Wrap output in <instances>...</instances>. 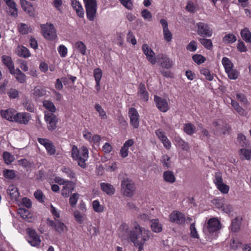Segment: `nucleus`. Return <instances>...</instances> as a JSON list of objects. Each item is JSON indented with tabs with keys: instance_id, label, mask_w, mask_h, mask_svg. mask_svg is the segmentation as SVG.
<instances>
[{
	"instance_id": "f257e3e1",
	"label": "nucleus",
	"mask_w": 251,
	"mask_h": 251,
	"mask_svg": "<svg viewBox=\"0 0 251 251\" xmlns=\"http://www.w3.org/2000/svg\"><path fill=\"white\" fill-rule=\"evenodd\" d=\"M129 239L135 247L139 245H144L146 241L152 237V234L148 229L141 227L135 222L134 227L130 230Z\"/></svg>"
},
{
	"instance_id": "f03ea898",
	"label": "nucleus",
	"mask_w": 251,
	"mask_h": 251,
	"mask_svg": "<svg viewBox=\"0 0 251 251\" xmlns=\"http://www.w3.org/2000/svg\"><path fill=\"white\" fill-rule=\"evenodd\" d=\"M121 190L123 195L127 197H131L135 193L136 187L133 181L129 178H124L121 181Z\"/></svg>"
},
{
	"instance_id": "7ed1b4c3",
	"label": "nucleus",
	"mask_w": 251,
	"mask_h": 251,
	"mask_svg": "<svg viewBox=\"0 0 251 251\" xmlns=\"http://www.w3.org/2000/svg\"><path fill=\"white\" fill-rule=\"evenodd\" d=\"M86 8L87 18L90 21L94 20L97 12V3L96 0H83Z\"/></svg>"
},
{
	"instance_id": "20e7f679",
	"label": "nucleus",
	"mask_w": 251,
	"mask_h": 251,
	"mask_svg": "<svg viewBox=\"0 0 251 251\" xmlns=\"http://www.w3.org/2000/svg\"><path fill=\"white\" fill-rule=\"evenodd\" d=\"M42 33L47 40H53L57 37L55 28L52 24H46L41 25Z\"/></svg>"
},
{
	"instance_id": "39448f33",
	"label": "nucleus",
	"mask_w": 251,
	"mask_h": 251,
	"mask_svg": "<svg viewBox=\"0 0 251 251\" xmlns=\"http://www.w3.org/2000/svg\"><path fill=\"white\" fill-rule=\"evenodd\" d=\"M37 140L40 144L45 147L48 154L50 155L55 154L56 152L55 147L51 141L43 138H38Z\"/></svg>"
},
{
	"instance_id": "423d86ee",
	"label": "nucleus",
	"mask_w": 251,
	"mask_h": 251,
	"mask_svg": "<svg viewBox=\"0 0 251 251\" xmlns=\"http://www.w3.org/2000/svg\"><path fill=\"white\" fill-rule=\"evenodd\" d=\"M26 230L28 234V237L27 239L28 242L32 246L37 247L39 246L41 240L36 232L30 228H27Z\"/></svg>"
},
{
	"instance_id": "0eeeda50",
	"label": "nucleus",
	"mask_w": 251,
	"mask_h": 251,
	"mask_svg": "<svg viewBox=\"0 0 251 251\" xmlns=\"http://www.w3.org/2000/svg\"><path fill=\"white\" fill-rule=\"evenodd\" d=\"M47 221L48 224L60 234L67 230V227L65 224L58 220L55 219L54 221L48 218Z\"/></svg>"
},
{
	"instance_id": "6e6552de",
	"label": "nucleus",
	"mask_w": 251,
	"mask_h": 251,
	"mask_svg": "<svg viewBox=\"0 0 251 251\" xmlns=\"http://www.w3.org/2000/svg\"><path fill=\"white\" fill-rule=\"evenodd\" d=\"M128 116L130 125L134 128H138L139 126V115L137 110L134 107L129 108Z\"/></svg>"
},
{
	"instance_id": "1a4fd4ad",
	"label": "nucleus",
	"mask_w": 251,
	"mask_h": 251,
	"mask_svg": "<svg viewBox=\"0 0 251 251\" xmlns=\"http://www.w3.org/2000/svg\"><path fill=\"white\" fill-rule=\"evenodd\" d=\"M45 119L48 124L49 130L53 131L56 128L58 119L54 114L52 113L45 114Z\"/></svg>"
},
{
	"instance_id": "9d476101",
	"label": "nucleus",
	"mask_w": 251,
	"mask_h": 251,
	"mask_svg": "<svg viewBox=\"0 0 251 251\" xmlns=\"http://www.w3.org/2000/svg\"><path fill=\"white\" fill-rule=\"evenodd\" d=\"M197 26L198 35L203 37L211 36L212 31L207 24L200 22L198 23Z\"/></svg>"
},
{
	"instance_id": "9b49d317",
	"label": "nucleus",
	"mask_w": 251,
	"mask_h": 251,
	"mask_svg": "<svg viewBox=\"0 0 251 251\" xmlns=\"http://www.w3.org/2000/svg\"><path fill=\"white\" fill-rule=\"evenodd\" d=\"M170 220L173 223L181 225L185 223V215L179 211H174L169 216Z\"/></svg>"
},
{
	"instance_id": "f8f14e48",
	"label": "nucleus",
	"mask_w": 251,
	"mask_h": 251,
	"mask_svg": "<svg viewBox=\"0 0 251 251\" xmlns=\"http://www.w3.org/2000/svg\"><path fill=\"white\" fill-rule=\"evenodd\" d=\"M220 225V222L217 219L211 218L208 220L207 226L204 230L210 233H213L219 229Z\"/></svg>"
},
{
	"instance_id": "ddd939ff",
	"label": "nucleus",
	"mask_w": 251,
	"mask_h": 251,
	"mask_svg": "<svg viewBox=\"0 0 251 251\" xmlns=\"http://www.w3.org/2000/svg\"><path fill=\"white\" fill-rule=\"evenodd\" d=\"M142 49L144 53L146 55L148 60L152 65L155 64L156 60L155 56V53L146 44L143 45Z\"/></svg>"
},
{
	"instance_id": "4468645a",
	"label": "nucleus",
	"mask_w": 251,
	"mask_h": 251,
	"mask_svg": "<svg viewBox=\"0 0 251 251\" xmlns=\"http://www.w3.org/2000/svg\"><path fill=\"white\" fill-rule=\"evenodd\" d=\"M154 100L156 107L160 111L165 112L169 109V105L166 99L155 95Z\"/></svg>"
},
{
	"instance_id": "2eb2a0df",
	"label": "nucleus",
	"mask_w": 251,
	"mask_h": 251,
	"mask_svg": "<svg viewBox=\"0 0 251 251\" xmlns=\"http://www.w3.org/2000/svg\"><path fill=\"white\" fill-rule=\"evenodd\" d=\"M88 157V150L87 147L83 146L81 148L80 156L76 160L77 161V164L82 168L86 167V160Z\"/></svg>"
},
{
	"instance_id": "dca6fc26",
	"label": "nucleus",
	"mask_w": 251,
	"mask_h": 251,
	"mask_svg": "<svg viewBox=\"0 0 251 251\" xmlns=\"http://www.w3.org/2000/svg\"><path fill=\"white\" fill-rule=\"evenodd\" d=\"M30 114L26 113H18L13 116V121L22 124H27L30 120Z\"/></svg>"
},
{
	"instance_id": "f3484780",
	"label": "nucleus",
	"mask_w": 251,
	"mask_h": 251,
	"mask_svg": "<svg viewBox=\"0 0 251 251\" xmlns=\"http://www.w3.org/2000/svg\"><path fill=\"white\" fill-rule=\"evenodd\" d=\"M64 185L61 194L64 197L67 198L69 197L70 193L74 191L75 183L71 181H66V183Z\"/></svg>"
},
{
	"instance_id": "a211bd4d",
	"label": "nucleus",
	"mask_w": 251,
	"mask_h": 251,
	"mask_svg": "<svg viewBox=\"0 0 251 251\" xmlns=\"http://www.w3.org/2000/svg\"><path fill=\"white\" fill-rule=\"evenodd\" d=\"M100 187L101 190L108 195L112 196L115 193V189L114 187L109 183H101Z\"/></svg>"
},
{
	"instance_id": "6ab92c4d",
	"label": "nucleus",
	"mask_w": 251,
	"mask_h": 251,
	"mask_svg": "<svg viewBox=\"0 0 251 251\" xmlns=\"http://www.w3.org/2000/svg\"><path fill=\"white\" fill-rule=\"evenodd\" d=\"M130 230H128V226L125 224H122L119 229V236L122 240L129 239L128 234Z\"/></svg>"
},
{
	"instance_id": "aec40b11",
	"label": "nucleus",
	"mask_w": 251,
	"mask_h": 251,
	"mask_svg": "<svg viewBox=\"0 0 251 251\" xmlns=\"http://www.w3.org/2000/svg\"><path fill=\"white\" fill-rule=\"evenodd\" d=\"M31 94L33 98L36 99L45 96L46 94V91L42 87L37 86L32 90Z\"/></svg>"
},
{
	"instance_id": "412c9836",
	"label": "nucleus",
	"mask_w": 251,
	"mask_h": 251,
	"mask_svg": "<svg viewBox=\"0 0 251 251\" xmlns=\"http://www.w3.org/2000/svg\"><path fill=\"white\" fill-rule=\"evenodd\" d=\"M139 91L138 95L141 100L145 101H147L149 99V94L146 91L145 85L143 83H140L139 85Z\"/></svg>"
},
{
	"instance_id": "4be33fe9",
	"label": "nucleus",
	"mask_w": 251,
	"mask_h": 251,
	"mask_svg": "<svg viewBox=\"0 0 251 251\" xmlns=\"http://www.w3.org/2000/svg\"><path fill=\"white\" fill-rule=\"evenodd\" d=\"M1 60L2 63L8 68L10 73H12V72H14V64L11 57L4 55L1 57Z\"/></svg>"
},
{
	"instance_id": "5701e85b",
	"label": "nucleus",
	"mask_w": 251,
	"mask_h": 251,
	"mask_svg": "<svg viewBox=\"0 0 251 251\" xmlns=\"http://www.w3.org/2000/svg\"><path fill=\"white\" fill-rule=\"evenodd\" d=\"M164 180L167 182L173 183L176 181V177L173 173L170 171H167L163 173Z\"/></svg>"
},
{
	"instance_id": "b1692460",
	"label": "nucleus",
	"mask_w": 251,
	"mask_h": 251,
	"mask_svg": "<svg viewBox=\"0 0 251 251\" xmlns=\"http://www.w3.org/2000/svg\"><path fill=\"white\" fill-rule=\"evenodd\" d=\"M7 191L12 200H16L19 196L20 194L17 188L15 187L13 185L9 186Z\"/></svg>"
},
{
	"instance_id": "393cba45",
	"label": "nucleus",
	"mask_w": 251,
	"mask_h": 251,
	"mask_svg": "<svg viewBox=\"0 0 251 251\" xmlns=\"http://www.w3.org/2000/svg\"><path fill=\"white\" fill-rule=\"evenodd\" d=\"M241 36L246 42L251 43V32L248 28L245 27L241 30Z\"/></svg>"
},
{
	"instance_id": "a878e982",
	"label": "nucleus",
	"mask_w": 251,
	"mask_h": 251,
	"mask_svg": "<svg viewBox=\"0 0 251 251\" xmlns=\"http://www.w3.org/2000/svg\"><path fill=\"white\" fill-rule=\"evenodd\" d=\"M160 62L161 66L166 69H170L173 66V61L167 56H162Z\"/></svg>"
},
{
	"instance_id": "bb28decb",
	"label": "nucleus",
	"mask_w": 251,
	"mask_h": 251,
	"mask_svg": "<svg viewBox=\"0 0 251 251\" xmlns=\"http://www.w3.org/2000/svg\"><path fill=\"white\" fill-rule=\"evenodd\" d=\"M151 228L152 231L156 233H159L162 230V225L159 223L157 219L151 221Z\"/></svg>"
},
{
	"instance_id": "cd10ccee",
	"label": "nucleus",
	"mask_w": 251,
	"mask_h": 251,
	"mask_svg": "<svg viewBox=\"0 0 251 251\" xmlns=\"http://www.w3.org/2000/svg\"><path fill=\"white\" fill-rule=\"evenodd\" d=\"M18 29L19 32L23 35L27 34L28 32L32 31V29H30V27L26 24L22 23L19 25Z\"/></svg>"
},
{
	"instance_id": "c85d7f7f",
	"label": "nucleus",
	"mask_w": 251,
	"mask_h": 251,
	"mask_svg": "<svg viewBox=\"0 0 251 251\" xmlns=\"http://www.w3.org/2000/svg\"><path fill=\"white\" fill-rule=\"evenodd\" d=\"M0 114L3 118L9 121H13V116L15 114L12 113V109L1 110Z\"/></svg>"
},
{
	"instance_id": "c756f323",
	"label": "nucleus",
	"mask_w": 251,
	"mask_h": 251,
	"mask_svg": "<svg viewBox=\"0 0 251 251\" xmlns=\"http://www.w3.org/2000/svg\"><path fill=\"white\" fill-rule=\"evenodd\" d=\"M75 48L83 55L86 54V46L82 41H77L75 44Z\"/></svg>"
},
{
	"instance_id": "7c9ffc66",
	"label": "nucleus",
	"mask_w": 251,
	"mask_h": 251,
	"mask_svg": "<svg viewBox=\"0 0 251 251\" xmlns=\"http://www.w3.org/2000/svg\"><path fill=\"white\" fill-rule=\"evenodd\" d=\"M236 37L233 34H226L223 38V43L228 44H232L236 41Z\"/></svg>"
},
{
	"instance_id": "2f4dec72",
	"label": "nucleus",
	"mask_w": 251,
	"mask_h": 251,
	"mask_svg": "<svg viewBox=\"0 0 251 251\" xmlns=\"http://www.w3.org/2000/svg\"><path fill=\"white\" fill-rule=\"evenodd\" d=\"M184 131L186 134L191 135L196 132V127L194 125L187 123L184 125Z\"/></svg>"
},
{
	"instance_id": "473e14b6",
	"label": "nucleus",
	"mask_w": 251,
	"mask_h": 251,
	"mask_svg": "<svg viewBox=\"0 0 251 251\" xmlns=\"http://www.w3.org/2000/svg\"><path fill=\"white\" fill-rule=\"evenodd\" d=\"M3 175L7 179H13L16 177L15 171L14 170L5 169L3 171Z\"/></svg>"
},
{
	"instance_id": "72a5a7b5",
	"label": "nucleus",
	"mask_w": 251,
	"mask_h": 251,
	"mask_svg": "<svg viewBox=\"0 0 251 251\" xmlns=\"http://www.w3.org/2000/svg\"><path fill=\"white\" fill-rule=\"evenodd\" d=\"M241 226V222L239 221L238 218L236 217L234 219L231 224V230L233 232H237Z\"/></svg>"
},
{
	"instance_id": "f704fd0d",
	"label": "nucleus",
	"mask_w": 251,
	"mask_h": 251,
	"mask_svg": "<svg viewBox=\"0 0 251 251\" xmlns=\"http://www.w3.org/2000/svg\"><path fill=\"white\" fill-rule=\"evenodd\" d=\"M200 43L207 49L211 50L212 48V42L210 39L205 38H200L199 39Z\"/></svg>"
},
{
	"instance_id": "c9c22d12",
	"label": "nucleus",
	"mask_w": 251,
	"mask_h": 251,
	"mask_svg": "<svg viewBox=\"0 0 251 251\" xmlns=\"http://www.w3.org/2000/svg\"><path fill=\"white\" fill-rule=\"evenodd\" d=\"M95 109L99 113V116L101 117V119H107V116L106 115V112L99 104H95Z\"/></svg>"
},
{
	"instance_id": "e433bc0d",
	"label": "nucleus",
	"mask_w": 251,
	"mask_h": 251,
	"mask_svg": "<svg viewBox=\"0 0 251 251\" xmlns=\"http://www.w3.org/2000/svg\"><path fill=\"white\" fill-rule=\"evenodd\" d=\"M43 106L51 113L56 111V108L53 102L50 100H44L43 102Z\"/></svg>"
},
{
	"instance_id": "4c0bfd02",
	"label": "nucleus",
	"mask_w": 251,
	"mask_h": 251,
	"mask_svg": "<svg viewBox=\"0 0 251 251\" xmlns=\"http://www.w3.org/2000/svg\"><path fill=\"white\" fill-rule=\"evenodd\" d=\"M176 142L177 143V145L179 148H180L182 150L186 151H188L190 149L189 144L185 142L183 140L179 139L177 140H176Z\"/></svg>"
},
{
	"instance_id": "58836bf2",
	"label": "nucleus",
	"mask_w": 251,
	"mask_h": 251,
	"mask_svg": "<svg viewBox=\"0 0 251 251\" xmlns=\"http://www.w3.org/2000/svg\"><path fill=\"white\" fill-rule=\"evenodd\" d=\"M222 64L224 66L226 71L231 69L233 67V64L231 62L230 60L226 57L223 58Z\"/></svg>"
},
{
	"instance_id": "ea45409f",
	"label": "nucleus",
	"mask_w": 251,
	"mask_h": 251,
	"mask_svg": "<svg viewBox=\"0 0 251 251\" xmlns=\"http://www.w3.org/2000/svg\"><path fill=\"white\" fill-rule=\"evenodd\" d=\"M237 140L242 147H246L248 144L246 136L242 134H238Z\"/></svg>"
},
{
	"instance_id": "a19ab883",
	"label": "nucleus",
	"mask_w": 251,
	"mask_h": 251,
	"mask_svg": "<svg viewBox=\"0 0 251 251\" xmlns=\"http://www.w3.org/2000/svg\"><path fill=\"white\" fill-rule=\"evenodd\" d=\"M192 58L194 61L198 65L203 63L206 60L205 57L201 54H194Z\"/></svg>"
},
{
	"instance_id": "79ce46f5",
	"label": "nucleus",
	"mask_w": 251,
	"mask_h": 251,
	"mask_svg": "<svg viewBox=\"0 0 251 251\" xmlns=\"http://www.w3.org/2000/svg\"><path fill=\"white\" fill-rule=\"evenodd\" d=\"M18 55L23 57H28L30 56V54L28 50L25 47H22L18 50Z\"/></svg>"
},
{
	"instance_id": "37998d69",
	"label": "nucleus",
	"mask_w": 251,
	"mask_h": 251,
	"mask_svg": "<svg viewBox=\"0 0 251 251\" xmlns=\"http://www.w3.org/2000/svg\"><path fill=\"white\" fill-rule=\"evenodd\" d=\"M231 104L238 113L242 115H244L245 110L239 105L237 102L232 100Z\"/></svg>"
},
{
	"instance_id": "c03bdc74",
	"label": "nucleus",
	"mask_w": 251,
	"mask_h": 251,
	"mask_svg": "<svg viewBox=\"0 0 251 251\" xmlns=\"http://www.w3.org/2000/svg\"><path fill=\"white\" fill-rule=\"evenodd\" d=\"M3 159L7 164H10L13 161V156L8 152L4 151L3 153Z\"/></svg>"
},
{
	"instance_id": "a18cd8bd",
	"label": "nucleus",
	"mask_w": 251,
	"mask_h": 251,
	"mask_svg": "<svg viewBox=\"0 0 251 251\" xmlns=\"http://www.w3.org/2000/svg\"><path fill=\"white\" fill-rule=\"evenodd\" d=\"M228 75V76L230 79H235L237 78L238 75V72L231 68V69L226 71Z\"/></svg>"
},
{
	"instance_id": "49530a36",
	"label": "nucleus",
	"mask_w": 251,
	"mask_h": 251,
	"mask_svg": "<svg viewBox=\"0 0 251 251\" xmlns=\"http://www.w3.org/2000/svg\"><path fill=\"white\" fill-rule=\"evenodd\" d=\"M7 95L10 99H16L19 97V92L16 89L11 88L7 92Z\"/></svg>"
},
{
	"instance_id": "de8ad7c7",
	"label": "nucleus",
	"mask_w": 251,
	"mask_h": 251,
	"mask_svg": "<svg viewBox=\"0 0 251 251\" xmlns=\"http://www.w3.org/2000/svg\"><path fill=\"white\" fill-rule=\"evenodd\" d=\"M71 155L74 160H76L80 156L79 151L75 145H74L72 148Z\"/></svg>"
},
{
	"instance_id": "09e8293b",
	"label": "nucleus",
	"mask_w": 251,
	"mask_h": 251,
	"mask_svg": "<svg viewBox=\"0 0 251 251\" xmlns=\"http://www.w3.org/2000/svg\"><path fill=\"white\" fill-rule=\"evenodd\" d=\"M217 188L224 194H227L229 191V186L224 183L217 184Z\"/></svg>"
},
{
	"instance_id": "8fccbe9b",
	"label": "nucleus",
	"mask_w": 251,
	"mask_h": 251,
	"mask_svg": "<svg viewBox=\"0 0 251 251\" xmlns=\"http://www.w3.org/2000/svg\"><path fill=\"white\" fill-rule=\"evenodd\" d=\"M79 198V194L78 193H74L69 199V202L70 205L74 207L77 201Z\"/></svg>"
},
{
	"instance_id": "3c124183",
	"label": "nucleus",
	"mask_w": 251,
	"mask_h": 251,
	"mask_svg": "<svg viewBox=\"0 0 251 251\" xmlns=\"http://www.w3.org/2000/svg\"><path fill=\"white\" fill-rule=\"evenodd\" d=\"M141 15L144 19L151 21L152 19V15L151 13L147 9H144L141 11Z\"/></svg>"
},
{
	"instance_id": "603ef678",
	"label": "nucleus",
	"mask_w": 251,
	"mask_h": 251,
	"mask_svg": "<svg viewBox=\"0 0 251 251\" xmlns=\"http://www.w3.org/2000/svg\"><path fill=\"white\" fill-rule=\"evenodd\" d=\"M94 76L96 81H100L102 77V71L100 68L94 70Z\"/></svg>"
},
{
	"instance_id": "864d4df0",
	"label": "nucleus",
	"mask_w": 251,
	"mask_h": 251,
	"mask_svg": "<svg viewBox=\"0 0 251 251\" xmlns=\"http://www.w3.org/2000/svg\"><path fill=\"white\" fill-rule=\"evenodd\" d=\"M200 73L201 74L205 75L206 78L209 80L211 81L213 79V76L211 75L210 71L209 70L207 69H202L200 70Z\"/></svg>"
},
{
	"instance_id": "5fc2aeb1",
	"label": "nucleus",
	"mask_w": 251,
	"mask_h": 251,
	"mask_svg": "<svg viewBox=\"0 0 251 251\" xmlns=\"http://www.w3.org/2000/svg\"><path fill=\"white\" fill-rule=\"evenodd\" d=\"M214 182L216 186L217 184L223 183L222 173L220 172H218L215 173Z\"/></svg>"
},
{
	"instance_id": "6e6d98bb",
	"label": "nucleus",
	"mask_w": 251,
	"mask_h": 251,
	"mask_svg": "<svg viewBox=\"0 0 251 251\" xmlns=\"http://www.w3.org/2000/svg\"><path fill=\"white\" fill-rule=\"evenodd\" d=\"M190 229L191 231L190 234L191 236L194 238H199V235L197 233V231L195 227V223H192L190 225Z\"/></svg>"
},
{
	"instance_id": "4d7b16f0",
	"label": "nucleus",
	"mask_w": 251,
	"mask_h": 251,
	"mask_svg": "<svg viewBox=\"0 0 251 251\" xmlns=\"http://www.w3.org/2000/svg\"><path fill=\"white\" fill-rule=\"evenodd\" d=\"M34 196L35 198L40 202H44V201L43 198V197H45V196H44L43 193L41 190H37L35 192Z\"/></svg>"
},
{
	"instance_id": "13d9d810",
	"label": "nucleus",
	"mask_w": 251,
	"mask_h": 251,
	"mask_svg": "<svg viewBox=\"0 0 251 251\" xmlns=\"http://www.w3.org/2000/svg\"><path fill=\"white\" fill-rule=\"evenodd\" d=\"M93 207L95 212H100L103 211L102 207L100 204L99 201L97 200L93 202Z\"/></svg>"
},
{
	"instance_id": "bf43d9fd",
	"label": "nucleus",
	"mask_w": 251,
	"mask_h": 251,
	"mask_svg": "<svg viewBox=\"0 0 251 251\" xmlns=\"http://www.w3.org/2000/svg\"><path fill=\"white\" fill-rule=\"evenodd\" d=\"M240 152L244 156L246 159H250L251 157V151L250 150L243 148L240 149Z\"/></svg>"
},
{
	"instance_id": "052dcab7",
	"label": "nucleus",
	"mask_w": 251,
	"mask_h": 251,
	"mask_svg": "<svg viewBox=\"0 0 251 251\" xmlns=\"http://www.w3.org/2000/svg\"><path fill=\"white\" fill-rule=\"evenodd\" d=\"M197 49V45L196 41H191L186 47V49L191 51H195Z\"/></svg>"
},
{
	"instance_id": "680f3d73",
	"label": "nucleus",
	"mask_w": 251,
	"mask_h": 251,
	"mask_svg": "<svg viewBox=\"0 0 251 251\" xmlns=\"http://www.w3.org/2000/svg\"><path fill=\"white\" fill-rule=\"evenodd\" d=\"M23 105L27 111L29 112H33L34 111V106L28 100L26 99L24 102Z\"/></svg>"
},
{
	"instance_id": "e2e57ef3",
	"label": "nucleus",
	"mask_w": 251,
	"mask_h": 251,
	"mask_svg": "<svg viewBox=\"0 0 251 251\" xmlns=\"http://www.w3.org/2000/svg\"><path fill=\"white\" fill-rule=\"evenodd\" d=\"M121 3L127 9L131 10L133 8V3L131 0H119Z\"/></svg>"
},
{
	"instance_id": "0e129e2a",
	"label": "nucleus",
	"mask_w": 251,
	"mask_h": 251,
	"mask_svg": "<svg viewBox=\"0 0 251 251\" xmlns=\"http://www.w3.org/2000/svg\"><path fill=\"white\" fill-rule=\"evenodd\" d=\"M163 35L164 39L167 42H170L172 39V34L169 28L163 30Z\"/></svg>"
},
{
	"instance_id": "69168bd1",
	"label": "nucleus",
	"mask_w": 251,
	"mask_h": 251,
	"mask_svg": "<svg viewBox=\"0 0 251 251\" xmlns=\"http://www.w3.org/2000/svg\"><path fill=\"white\" fill-rule=\"evenodd\" d=\"M63 172L66 173L71 178H75V173L72 171L69 168L66 167H63L62 169Z\"/></svg>"
},
{
	"instance_id": "338daca9",
	"label": "nucleus",
	"mask_w": 251,
	"mask_h": 251,
	"mask_svg": "<svg viewBox=\"0 0 251 251\" xmlns=\"http://www.w3.org/2000/svg\"><path fill=\"white\" fill-rule=\"evenodd\" d=\"M58 50L62 57H64L66 56L68 51L67 48L64 45L59 46L58 49Z\"/></svg>"
},
{
	"instance_id": "774afa93",
	"label": "nucleus",
	"mask_w": 251,
	"mask_h": 251,
	"mask_svg": "<svg viewBox=\"0 0 251 251\" xmlns=\"http://www.w3.org/2000/svg\"><path fill=\"white\" fill-rule=\"evenodd\" d=\"M15 78L19 82L21 83H24L26 81V75L23 73L16 75Z\"/></svg>"
}]
</instances>
